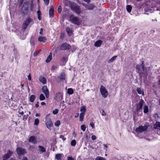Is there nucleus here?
<instances>
[{
	"label": "nucleus",
	"instance_id": "nucleus-60",
	"mask_svg": "<svg viewBox=\"0 0 160 160\" xmlns=\"http://www.w3.org/2000/svg\"><path fill=\"white\" fill-rule=\"evenodd\" d=\"M39 105L38 104V102L37 103H36L35 105V107L36 108H38L39 107Z\"/></svg>",
	"mask_w": 160,
	"mask_h": 160
},
{
	"label": "nucleus",
	"instance_id": "nucleus-26",
	"mask_svg": "<svg viewBox=\"0 0 160 160\" xmlns=\"http://www.w3.org/2000/svg\"><path fill=\"white\" fill-rule=\"evenodd\" d=\"M59 78L61 81H62L65 80V75L64 73H62L59 76Z\"/></svg>",
	"mask_w": 160,
	"mask_h": 160
},
{
	"label": "nucleus",
	"instance_id": "nucleus-13",
	"mask_svg": "<svg viewBox=\"0 0 160 160\" xmlns=\"http://www.w3.org/2000/svg\"><path fill=\"white\" fill-rule=\"evenodd\" d=\"M42 92L45 94L46 98H48L49 96V92L47 87L44 86L42 87Z\"/></svg>",
	"mask_w": 160,
	"mask_h": 160
},
{
	"label": "nucleus",
	"instance_id": "nucleus-55",
	"mask_svg": "<svg viewBox=\"0 0 160 160\" xmlns=\"http://www.w3.org/2000/svg\"><path fill=\"white\" fill-rule=\"evenodd\" d=\"M101 114L102 116H105L106 115V113L103 110H102V112H101Z\"/></svg>",
	"mask_w": 160,
	"mask_h": 160
},
{
	"label": "nucleus",
	"instance_id": "nucleus-12",
	"mask_svg": "<svg viewBox=\"0 0 160 160\" xmlns=\"http://www.w3.org/2000/svg\"><path fill=\"white\" fill-rule=\"evenodd\" d=\"M16 152L18 155H23L27 153L25 149H23L21 147L17 148L16 149Z\"/></svg>",
	"mask_w": 160,
	"mask_h": 160
},
{
	"label": "nucleus",
	"instance_id": "nucleus-19",
	"mask_svg": "<svg viewBox=\"0 0 160 160\" xmlns=\"http://www.w3.org/2000/svg\"><path fill=\"white\" fill-rule=\"evenodd\" d=\"M38 41L40 42H45L47 41V38L45 37L39 36L38 38Z\"/></svg>",
	"mask_w": 160,
	"mask_h": 160
},
{
	"label": "nucleus",
	"instance_id": "nucleus-47",
	"mask_svg": "<svg viewBox=\"0 0 160 160\" xmlns=\"http://www.w3.org/2000/svg\"><path fill=\"white\" fill-rule=\"evenodd\" d=\"M58 110L57 109H55L54 110L52 111L53 114H56L58 112Z\"/></svg>",
	"mask_w": 160,
	"mask_h": 160
},
{
	"label": "nucleus",
	"instance_id": "nucleus-54",
	"mask_svg": "<svg viewBox=\"0 0 160 160\" xmlns=\"http://www.w3.org/2000/svg\"><path fill=\"white\" fill-rule=\"evenodd\" d=\"M43 29L42 28H41L40 29V31L39 32L40 34L41 35H43Z\"/></svg>",
	"mask_w": 160,
	"mask_h": 160
},
{
	"label": "nucleus",
	"instance_id": "nucleus-8",
	"mask_svg": "<svg viewBox=\"0 0 160 160\" xmlns=\"http://www.w3.org/2000/svg\"><path fill=\"white\" fill-rule=\"evenodd\" d=\"M141 68H142V71H144L145 68L144 61H142L141 64V65H140L137 64L136 66V69L138 70V72L140 73L142 72V71L141 69Z\"/></svg>",
	"mask_w": 160,
	"mask_h": 160
},
{
	"label": "nucleus",
	"instance_id": "nucleus-52",
	"mask_svg": "<svg viewBox=\"0 0 160 160\" xmlns=\"http://www.w3.org/2000/svg\"><path fill=\"white\" fill-rule=\"evenodd\" d=\"M92 139L93 140H94L96 139V137L95 135H92L91 137Z\"/></svg>",
	"mask_w": 160,
	"mask_h": 160
},
{
	"label": "nucleus",
	"instance_id": "nucleus-64",
	"mask_svg": "<svg viewBox=\"0 0 160 160\" xmlns=\"http://www.w3.org/2000/svg\"><path fill=\"white\" fill-rule=\"evenodd\" d=\"M52 68H53V69H57V67L56 66H52Z\"/></svg>",
	"mask_w": 160,
	"mask_h": 160
},
{
	"label": "nucleus",
	"instance_id": "nucleus-38",
	"mask_svg": "<svg viewBox=\"0 0 160 160\" xmlns=\"http://www.w3.org/2000/svg\"><path fill=\"white\" fill-rule=\"evenodd\" d=\"M76 144V142L75 140H72L71 143V146H75Z\"/></svg>",
	"mask_w": 160,
	"mask_h": 160
},
{
	"label": "nucleus",
	"instance_id": "nucleus-27",
	"mask_svg": "<svg viewBox=\"0 0 160 160\" xmlns=\"http://www.w3.org/2000/svg\"><path fill=\"white\" fill-rule=\"evenodd\" d=\"M52 54L51 52L50 53L49 55L47 57V59H46V62H49L52 60Z\"/></svg>",
	"mask_w": 160,
	"mask_h": 160
},
{
	"label": "nucleus",
	"instance_id": "nucleus-32",
	"mask_svg": "<svg viewBox=\"0 0 160 160\" xmlns=\"http://www.w3.org/2000/svg\"><path fill=\"white\" fill-rule=\"evenodd\" d=\"M143 109V112L145 113H148L149 111L148 107L147 105L144 106Z\"/></svg>",
	"mask_w": 160,
	"mask_h": 160
},
{
	"label": "nucleus",
	"instance_id": "nucleus-46",
	"mask_svg": "<svg viewBox=\"0 0 160 160\" xmlns=\"http://www.w3.org/2000/svg\"><path fill=\"white\" fill-rule=\"evenodd\" d=\"M62 7L61 6H59L58 7V11L59 13H60L62 11Z\"/></svg>",
	"mask_w": 160,
	"mask_h": 160
},
{
	"label": "nucleus",
	"instance_id": "nucleus-36",
	"mask_svg": "<svg viewBox=\"0 0 160 160\" xmlns=\"http://www.w3.org/2000/svg\"><path fill=\"white\" fill-rule=\"evenodd\" d=\"M95 160H106V159L104 157L98 156V157H97L95 158Z\"/></svg>",
	"mask_w": 160,
	"mask_h": 160
},
{
	"label": "nucleus",
	"instance_id": "nucleus-33",
	"mask_svg": "<svg viewBox=\"0 0 160 160\" xmlns=\"http://www.w3.org/2000/svg\"><path fill=\"white\" fill-rule=\"evenodd\" d=\"M117 57V56H114L112 57L108 61V62L109 63H111L113 61L116 59V58Z\"/></svg>",
	"mask_w": 160,
	"mask_h": 160
},
{
	"label": "nucleus",
	"instance_id": "nucleus-20",
	"mask_svg": "<svg viewBox=\"0 0 160 160\" xmlns=\"http://www.w3.org/2000/svg\"><path fill=\"white\" fill-rule=\"evenodd\" d=\"M39 80L43 84H45L46 82V79L43 77L41 76L39 77Z\"/></svg>",
	"mask_w": 160,
	"mask_h": 160
},
{
	"label": "nucleus",
	"instance_id": "nucleus-53",
	"mask_svg": "<svg viewBox=\"0 0 160 160\" xmlns=\"http://www.w3.org/2000/svg\"><path fill=\"white\" fill-rule=\"evenodd\" d=\"M24 0H20L19 2V5L20 6H21L23 3Z\"/></svg>",
	"mask_w": 160,
	"mask_h": 160
},
{
	"label": "nucleus",
	"instance_id": "nucleus-62",
	"mask_svg": "<svg viewBox=\"0 0 160 160\" xmlns=\"http://www.w3.org/2000/svg\"><path fill=\"white\" fill-rule=\"evenodd\" d=\"M79 114L78 113H77L76 114V115L75 116V118H78L79 116Z\"/></svg>",
	"mask_w": 160,
	"mask_h": 160
},
{
	"label": "nucleus",
	"instance_id": "nucleus-18",
	"mask_svg": "<svg viewBox=\"0 0 160 160\" xmlns=\"http://www.w3.org/2000/svg\"><path fill=\"white\" fill-rule=\"evenodd\" d=\"M66 32L69 36H71L72 35L73 31L72 29L69 28H66Z\"/></svg>",
	"mask_w": 160,
	"mask_h": 160
},
{
	"label": "nucleus",
	"instance_id": "nucleus-6",
	"mask_svg": "<svg viewBox=\"0 0 160 160\" xmlns=\"http://www.w3.org/2000/svg\"><path fill=\"white\" fill-rule=\"evenodd\" d=\"M100 91L102 96L104 98H106L108 96V92L105 87L102 85L100 86Z\"/></svg>",
	"mask_w": 160,
	"mask_h": 160
},
{
	"label": "nucleus",
	"instance_id": "nucleus-49",
	"mask_svg": "<svg viewBox=\"0 0 160 160\" xmlns=\"http://www.w3.org/2000/svg\"><path fill=\"white\" fill-rule=\"evenodd\" d=\"M44 2L46 5H48L49 3V0H44Z\"/></svg>",
	"mask_w": 160,
	"mask_h": 160
},
{
	"label": "nucleus",
	"instance_id": "nucleus-29",
	"mask_svg": "<svg viewBox=\"0 0 160 160\" xmlns=\"http://www.w3.org/2000/svg\"><path fill=\"white\" fill-rule=\"evenodd\" d=\"M36 96L34 95H32L30 97V101L32 102H34Z\"/></svg>",
	"mask_w": 160,
	"mask_h": 160
},
{
	"label": "nucleus",
	"instance_id": "nucleus-57",
	"mask_svg": "<svg viewBox=\"0 0 160 160\" xmlns=\"http://www.w3.org/2000/svg\"><path fill=\"white\" fill-rule=\"evenodd\" d=\"M28 80L29 81H30L32 79L30 75V74H29L28 76Z\"/></svg>",
	"mask_w": 160,
	"mask_h": 160
},
{
	"label": "nucleus",
	"instance_id": "nucleus-17",
	"mask_svg": "<svg viewBox=\"0 0 160 160\" xmlns=\"http://www.w3.org/2000/svg\"><path fill=\"white\" fill-rule=\"evenodd\" d=\"M83 5L88 10H91L93 9L95 6L94 5L92 4H89L88 5H87L86 4H83Z\"/></svg>",
	"mask_w": 160,
	"mask_h": 160
},
{
	"label": "nucleus",
	"instance_id": "nucleus-31",
	"mask_svg": "<svg viewBox=\"0 0 160 160\" xmlns=\"http://www.w3.org/2000/svg\"><path fill=\"white\" fill-rule=\"evenodd\" d=\"M132 7L130 5H127L126 6V9L128 12H130L131 11Z\"/></svg>",
	"mask_w": 160,
	"mask_h": 160
},
{
	"label": "nucleus",
	"instance_id": "nucleus-58",
	"mask_svg": "<svg viewBox=\"0 0 160 160\" xmlns=\"http://www.w3.org/2000/svg\"><path fill=\"white\" fill-rule=\"evenodd\" d=\"M34 148V147L33 146L30 145L29 146V148L30 149H32Z\"/></svg>",
	"mask_w": 160,
	"mask_h": 160
},
{
	"label": "nucleus",
	"instance_id": "nucleus-7",
	"mask_svg": "<svg viewBox=\"0 0 160 160\" xmlns=\"http://www.w3.org/2000/svg\"><path fill=\"white\" fill-rule=\"evenodd\" d=\"M32 21V19L30 16L27 18L23 23L22 28L24 29H26Z\"/></svg>",
	"mask_w": 160,
	"mask_h": 160
},
{
	"label": "nucleus",
	"instance_id": "nucleus-30",
	"mask_svg": "<svg viewBox=\"0 0 160 160\" xmlns=\"http://www.w3.org/2000/svg\"><path fill=\"white\" fill-rule=\"evenodd\" d=\"M67 93L69 95L72 94L74 93V91L72 88H70L68 89Z\"/></svg>",
	"mask_w": 160,
	"mask_h": 160
},
{
	"label": "nucleus",
	"instance_id": "nucleus-4",
	"mask_svg": "<svg viewBox=\"0 0 160 160\" xmlns=\"http://www.w3.org/2000/svg\"><path fill=\"white\" fill-rule=\"evenodd\" d=\"M49 114H48L46 117L45 124L47 128L49 130L51 129V128L53 124L52 120L49 118Z\"/></svg>",
	"mask_w": 160,
	"mask_h": 160
},
{
	"label": "nucleus",
	"instance_id": "nucleus-42",
	"mask_svg": "<svg viewBox=\"0 0 160 160\" xmlns=\"http://www.w3.org/2000/svg\"><path fill=\"white\" fill-rule=\"evenodd\" d=\"M86 127L84 125H82L81 126V129L83 131H85L86 130Z\"/></svg>",
	"mask_w": 160,
	"mask_h": 160
},
{
	"label": "nucleus",
	"instance_id": "nucleus-16",
	"mask_svg": "<svg viewBox=\"0 0 160 160\" xmlns=\"http://www.w3.org/2000/svg\"><path fill=\"white\" fill-rule=\"evenodd\" d=\"M49 17L51 18H52L54 16V9L52 6V5L51 6L49 10Z\"/></svg>",
	"mask_w": 160,
	"mask_h": 160
},
{
	"label": "nucleus",
	"instance_id": "nucleus-59",
	"mask_svg": "<svg viewBox=\"0 0 160 160\" xmlns=\"http://www.w3.org/2000/svg\"><path fill=\"white\" fill-rule=\"evenodd\" d=\"M18 112H19V114H21L22 115V116L23 115V114H24V112H23V111H22L21 112H20L18 111Z\"/></svg>",
	"mask_w": 160,
	"mask_h": 160
},
{
	"label": "nucleus",
	"instance_id": "nucleus-14",
	"mask_svg": "<svg viewBox=\"0 0 160 160\" xmlns=\"http://www.w3.org/2000/svg\"><path fill=\"white\" fill-rule=\"evenodd\" d=\"M62 98V96L61 93L60 92H58L56 95L55 97V100L58 102L61 101Z\"/></svg>",
	"mask_w": 160,
	"mask_h": 160
},
{
	"label": "nucleus",
	"instance_id": "nucleus-43",
	"mask_svg": "<svg viewBox=\"0 0 160 160\" xmlns=\"http://www.w3.org/2000/svg\"><path fill=\"white\" fill-rule=\"evenodd\" d=\"M60 122L59 120H57L55 123V125L56 126H58L60 125Z\"/></svg>",
	"mask_w": 160,
	"mask_h": 160
},
{
	"label": "nucleus",
	"instance_id": "nucleus-35",
	"mask_svg": "<svg viewBox=\"0 0 160 160\" xmlns=\"http://www.w3.org/2000/svg\"><path fill=\"white\" fill-rule=\"evenodd\" d=\"M45 98L44 95L42 94H41L39 96V99L41 101L44 100L45 99Z\"/></svg>",
	"mask_w": 160,
	"mask_h": 160
},
{
	"label": "nucleus",
	"instance_id": "nucleus-48",
	"mask_svg": "<svg viewBox=\"0 0 160 160\" xmlns=\"http://www.w3.org/2000/svg\"><path fill=\"white\" fill-rule=\"evenodd\" d=\"M59 138L62 139V140L64 141L66 140V138H65L64 136L62 135H60Z\"/></svg>",
	"mask_w": 160,
	"mask_h": 160
},
{
	"label": "nucleus",
	"instance_id": "nucleus-28",
	"mask_svg": "<svg viewBox=\"0 0 160 160\" xmlns=\"http://www.w3.org/2000/svg\"><path fill=\"white\" fill-rule=\"evenodd\" d=\"M85 114L83 112H81L79 116V120L80 121L82 122L83 121Z\"/></svg>",
	"mask_w": 160,
	"mask_h": 160
},
{
	"label": "nucleus",
	"instance_id": "nucleus-22",
	"mask_svg": "<svg viewBox=\"0 0 160 160\" xmlns=\"http://www.w3.org/2000/svg\"><path fill=\"white\" fill-rule=\"evenodd\" d=\"M63 154L61 153L57 154L55 155V158L57 160H61Z\"/></svg>",
	"mask_w": 160,
	"mask_h": 160
},
{
	"label": "nucleus",
	"instance_id": "nucleus-21",
	"mask_svg": "<svg viewBox=\"0 0 160 160\" xmlns=\"http://www.w3.org/2000/svg\"><path fill=\"white\" fill-rule=\"evenodd\" d=\"M154 128L160 130V122H157L154 125Z\"/></svg>",
	"mask_w": 160,
	"mask_h": 160
},
{
	"label": "nucleus",
	"instance_id": "nucleus-61",
	"mask_svg": "<svg viewBox=\"0 0 160 160\" xmlns=\"http://www.w3.org/2000/svg\"><path fill=\"white\" fill-rule=\"evenodd\" d=\"M41 105L42 106H44L46 105V103L44 102H42L41 103Z\"/></svg>",
	"mask_w": 160,
	"mask_h": 160
},
{
	"label": "nucleus",
	"instance_id": "nucleus-9",
	"mask_svg": "<svg viewBox=\"0 0 160 160\" xmlns=\"http://www.w3.org/2000/svg\"><path fill=\"white\" fill-rule=\"evenodd\" d=\"M144 102V101L142 99H141L139 103L136 104V112H139L142 109V106Z\"/></svg>",
	"mask_w": 160,
	"mask_h": 160
},
{
	"label": "nucleus",
	"instance_id": "nucleus-51",
	"mask_svg": "<svg viewBox=\"0 0 160 160\" xmlns=\"http://www.w3.org/2000/svg\"><path fill=\"white\" fill-rule=\"evenodd\" d=\"M89 125L92 127V128H94V124L93 123V122H91Z\"/></svg>",
	"mask_w": 160,
	"mask_h": 160
},
{
	"label": "nucleus",
	"instance_id": "nucleus-23",
	"mask_svg": "<svg viewBox=\"0 0 160 160\" xmlns=\"http://www.w3.org/2000/svg\"><path fill=\"white\" fill-rule=\"evenodd\" d=\"M38 14V18L39 20H41L42 19L41 18V13L39 7H38V10L37 11Z\"/></svg>",
	"mask_w": 160,
	"mask_h": 160
},
{
	"label": "nucleus",
	"instance_id": "nucleus-1",
	"mask_svg": "<svg viewBox=\"0 0 160 160\" xmlns=\"http://www.w3.org/2000/svg\"><path fill=\"white\" fill-rule=\"evenodd\" d=\"M29 1H26L23 3L21 9V13L22 17H24L28 13L29 10Z\"/></svg>",
	"mask_w": 160,
	"mask_h": 160
},
{
	"label": "nucleus",
	"instance_id": "nucleus-39",
	"mask_svg": "<svg viewBox=\"0 0 160 160\" xmlns=\"http://www.w3.org/2000/svg\"><path fill=\"white\" fill-rule=\"evenodd\" d=\"M39 122V121L38 118H36L34 121V125H37L38 124Z\"/></svg>",
	"mask_w": 160,
	"mask_h": 160
},
{
	"label": "nucleus",
	"instance_id": "nucleus-2",
	"mask_svg": "<svg viewBox=\"0 0 160 160\" xmlns=\"http://www.w3.org/2000/svg\"><path fill=\"white\" fill-rule=\"evenodd\" d=\"M70 6L72 11L78 14H80L81 12V8L80 6L76 3L71 2L70 3Z\"/></svg>",
	"mask_w": 160,
	"mask_h": 160
},
{
	"label": "nucleus",
	"instance_id": "nucleus-63",
	"mask_svg": "<svg viewBox=\"0 0 160 160\" xmlns=\"http://www.w3.org/2000/svg\"><path fill=\"white\" fill-rule=\"evenodd\" d=\"M22 160H28V159L26 157H24Z\"/></svg>",
	"mask_w": 160,
	"mask_h": 160
},
{
	"label": "nucleus",
	"instance_id": "nucleus-40",
	"mask_svg": "<svg viewBox=\"0 0 160 160\" xmlns=\"http://www.w3.org/2000/svg\"><path fill=\"white\" fill-rule=\"evenodd\" d=\"M137 91L138 94H140L142 93V91L141 89L140 88H137Z\"/></svg>",
	"mask_w": 160,
	"mask_h": 160
},
{
	"label": "nucleus",
	"instance_id": "nucleus-10",
	"mask_svg": "<svg viewBox=\"0 0 160 160\" xmlns=\"http://www.w3.org/2000/svg\"><path fill=\"white\" fill-rule=\"evenodd\" d=\"M70 45L67 44L66 42H65L62 44L60 47L59 49L60 50H69L71 48Z\"/></svg>",
	"mask_w": 160,
	"mask_h": 160
},
{
	"label": "nucleus",
	"instance_id": "nucleus-41",
	"mask_svg": "<svg viewBox=\"0 0 160 160\" xmlns=\"http://www.w3.org/2000/svg\"><path fill=\"white\" fill-rule=\"evenodd\" d=\"M34 8V5L33 3V2H32L30 3V10L31 11H32L33 10Z\"/></svg>",
	"mask_w": 160,
	"mask_h": 160
},
{
	"label": "nucleus",
	"instance_id": "nucleus-37",
	"mask_svg": "<svg viewBox=\"0 0 160 160\" xmlns=\"http://www.w3.org/2000/svg\"><path fill=\"white\" fill-rule=\"evenodd\" d=\"M61 62H66L68 61V58L66 57H63L61 60Z\"/></svg>",
	"mask_w": 160,
	"mask_h": 160
},
{
	"label": "nucleus",
	"instance_id": "nucleus-24",
	"mask_svg": "<svg viewBox=\"0 0 160 160\" xmlns=\"http://www.w3.org/2000/svg\"><path fill=\"white\" fill-rule=\"evenodd\" d=\"M102 43V41L101 40H98L95 43V46L97 47H99Z\"/></svg>",
	"mask_w": 160,
	"mask_h": 160
},
{
	"label": "nucleus",
	"instance_id": "nucleus-56",
	"mask_svg": "<svg viewBox=\"0 0 160 160\" xmlns=\"http://www.w3.org/2000/svg\"><path fill=\"white\" fill-rule=\"evenodd\" d=\"M67 160H74V159L71 157H68V158Z\"/></svg>",
	"mask_w": 160,
	"mask_h": 160
},
{
	"label": "nucleus",
	"instance_id": "nucleus-3",
	"mask_svg": "<svg viewBox=\"0 0 160 160\" xmlns=\"http://www.w3.org/2000/svg\"><path fill=\"white\" fill-rule=\"evenodd\" d=\"M69 21L72 23L78 25H80L81 22L77 17L75 16L73 14H71L69 17Z\"/></svg>",
	"mask_w": 160,
	"mask_h": 160
},
{
	"label": "nucleus",
	"instance_id": "nucleus-15",
	"mask_svg": "<svg viewBox=\"0 0 160 160\" xmlns=\"http://www.w3.org/2000/svg\"><path fill=\"white\" fill-rule=\"evenodd\" d=\"M28 141L30 142H32L34 144L37 142L36 138L34 136H31L29 139Z\"/></svg>",
	"mask_w": 160,
	"mask_h": 160
},
{
	"label": "nucleus",
	"instance_id": "nucleus-5",
	"mask_svg": "<svg viewBox=\"0 0 160 160\" xmlns=\"http://www.w3.org/2000/svg\"><path fill=\"white\" fill-rule=\"evenodd\" d=\"M148 127L149 126L148 125H146L144 126L141 125L136 128L135 131L138 133H141L147 131L148 129Z\"/></svg>",
	"mask_w": 160,
	"mask_h": 160
},
{
	"label": "nucleus",
	"instance_id": "nucleus-34",
	"mask_svg": "<svg viewBox=\"0 0 160 160\" xmlns=\"http://www.w3.org/2000/svg\"><path fill=\"white\" fill-rule=\"evenodd\" d=\"M86 110L85 106H82L80 109V111L82 112H83V113L85 114Z\"/></svg>",
	"mask_w": 160,
	"mask_h": 160
},
{
	"label": "nucleus",
	"instance_id": "nucleus-11",
	"mask_svg": "<svg viewBox=\"0 0 160 160\" xmlns=\"http://www.w3.org/2000/svg\"><path fill=\"white\" fill-rule=\"evenodd\" d=\"M13 153L12 151L10 150H8L7 153L2 156V160H7Z\"/></svg>",
	"mask_w": 160,
	"mask_h": 160
},
{
	"label": "nucleus",
	"instance_id": "nucleus-50",
	"mask_svg": "<svg viewBox=\"0 0 160 160\" xmlns=\"http://www.w3.org/2000/svg\"><path fill=\"white\" fill-rule=\"evenodd\" d=\"M39 52L38 51H35L33 54V56L34 57L38 55V54Z\"/></svg>",
	"mask_w": 160,
	"mask_h": 160
},
{
	"label": "nucleus",
	"instance_id": "nucleus-45",
	"mask_svg": "<svg viewBox=\"0 0 160 160\" xmlns=\"http://www.w3.org/2000/svg\"><path fill=\"white\" fill-rule=\"evenodd\" d=\"M65 37V34L63 32H61V33L60 36V38L61 39H62Z\"/></svg>",
	"mask_w": 160,
	"mask_h": 160
},
{
	"label": "nucleus",
	"instance_id": "nucleus-25",
	"mask_svg": "<svg viewBox=\"0 0 160 160\" xmlns=\"http://www.w3.org/2000/svg\"><path fill=\"white\" fill-rule=\"evenodd\" d=\"M39 151L42 153H43L46 152V149L45 148L42 146H38Z\"/></svg>",
	"mask_w": 160,
	"mask_h": 160
},
{
	"label": "nucleus",
	"instance_id": "nucleus-44",
	"mask_svg": "<svg viewBox=\"0 0 160 160\" xmlns=\"http://www.w3.org/2000/svg\"><path fill=\"white\" fill-rule=\"evenodd\" d=\"M28 117V115H23L22 118V119L24 121H25L27 120Z\"/></svg>",
	"mask_w": 160,
	"mask_h": 160
}]
</instances>
